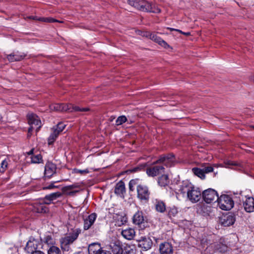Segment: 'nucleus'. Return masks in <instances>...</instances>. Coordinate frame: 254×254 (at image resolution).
<instances>
[{
	"label": "nucleus",
	"instance_id": "obj_33",
	"mask_svg": "<svg viewBox=\"0 0 254 254\" xmlns=\"http://www.w3.org/2000/svg\"><path fill=\"white\" fill-rule=\"evenodd\" d=\"M193 174L201 179H204L205 177V174L202 169L198 168H194L192 169Z\"/></svg>",
	"mask_w": 254,
	"mask_h": 254
},
{
	"label": "nucleus",
	"instance_id": "obj_2",
	"mask_svg": "<svg viewBox=\"0 0 254 254\" xmlns=\"http://www.w3.org/2000/svg\"><path fill=\"white\" fill-rule=\"evenodd\" d=\"M127 3L131 6L142 11L153 13L160 12V9L154 4L144 0H128Z\"/></svg>",
	"mask_w": 254,
	"mask_h": 254
},
{
	"label": "nucleus",
	"instance_id": "obj_48",
	"mask_svg": "<svg viewBox=\"0 0 254 254\" xmlns=\"http://www.w3.org/2000/svg\"><path fill=\"white\" fill-rule=\"evenodd\" d=\"M56 188V186L54 185V182L51 183L50 185H49L48 186L45 187L44 189H48V190H51L54 188Z\"/></svg>",
	"mask_w": 254,
	"mask_h": 254
},
{
	"label": "nucleus",
	"instance_id": "obj_47",
	"mask_svg": "<svg viewBox=\"0 0 254 254\" xmlns=\"http://www.w3.org/2000/svg\"><path fill=\"white\" fill-rule=\"evenodd\" d=\"M66 188H68V186H65V187H64V188H62V191L63 192V193L65 194H68V193L70 192V191H71V190L70 189H66Z\"/></svg>",
	"mask_w": 254,
	"mask_h": 254
},
{
	"label": "nucleus",
	"instance_id": "obj_32",
	"mask_svg": "<svg viewBox=\"0 0 254 254\" xmlns=\"http://www.w3.org/2000/svg\"><path fill=\"white\" fill-rule=\"evenodd\" d=\"M69 105L70 109H68L67 111L72 112H85L89 110L88 108H80L78 106H73L72 104H67Z\"/></svg>",
	"mask_w": 254,
	"mask_h": 254
},
{
	"label": "nucleus",
	"instance_id": "obj_51",
	"mask_svg": "<svg viewBox=\"0 0 254 254\" xmlns=\"http://www.w3.org/2000/svg\"><path fill=\"white\" fill-rule=\"evenodd\" d=\"M30 254H45V253L41 251H37Z\"/></svg>",
	"mask_w": 254,
	"mask_h": 254
},
{
	"label": "nucleus",
	"instance_id": "obj_49",
	"mask_svg": "<svg viewBox=\"0 0 254 254\" xmlns=\"http://www.w3.org/2000/svg\"><path fill=\"white\" fill-rule=\"evenodd\" d=\"M226 165L230 166H236L237 164L232 161H227L225 162Z\"/></svg>",
	"mask_w": 254,
	"mask_h": 254
},
{
	"label": "nucleus",
	"instance_id": "obj_12",
	"mask_svg": "<svg viewBox=\"0 0 254 254\" xmlns=\"http://www.w3.org/2000/svg\"><path fill=\"white\" fill-rule=\"evenodd\" d=\"M146 172L148 176L154 177L164 173L165 168L162 166H155L147 168Z\"/></svg>",
	"mask_w": 254,
	"mask_h": 254
},
{
	"label": "nucleus",
	"instance_id": "obj_18",
	"mask_svg": "<svg viewBox=\"0 0 254 254\" xmlns=\"http://www.w3.org/2000/svg\"><path fill=\"white\" fill-rule=\"evenodd\" d=\"M159 251L161 254H173V247L171 244L168 242L161 243Z\"/></svg>",
	"mask_w": 254,
	"mask_h": 254
},
{
	"label": "nucleus",
	"instance_id": "obj_3",
	"mask_svg": "<svg viewBox=\"0 0 254 254\" xmlns=\"http://www.w3.org/2000/svg\"><path fill=\"white\" fill-rule=\"evenodd\" d=\"M80 233V229H74L68 235L61 238L60 243L62 250L64 251H69L70 245L77 239Z\"/></svg>",
	"mask_w": 254,
	"mask_h": 254
},
{
	"label": "nucleus",
	"instance_id": "obj_6",
	"mask_svg": "<svg viewBox=\"0 0 254 254\" xmlns=\"http://www.w3.org/2000/svg\"><path fill=\"white\" fill-rule=\"evenodd\" d=\"M27 118L29 124L30 125V127L28 128V133L32 131L34 128V126L35 127L36 130L38 131L41 127V122L39 118L33 113L29 114L27 115Z\"/></svg>",
	"mask_w": 254,
	"mask_h": 254
},
{
	"label": "nucleus",
	"instance_id": "obj_38",
	"mask_svg": "<svg viewBox=\"0 0 254 254\" xmlns=\"http://www.w3.org/2000/svg\"><path fill=\"white\" fill-rule=\"evenodd\" d=\"M58 135V132H57V130H54L48 138V144L49 145L52 144L55 141Z\"/></svg>",
	"mask_w": 254,
	"mask_h": 254
},
{
	"label": "nucleus",
	"instance_id": "obj_5",
	"mask_svg": "<svg viewBox=\"0 0 254 254\" xmlns=\"http://www.w3.org/2000/svg\"><path fill=\"white\" fill-rule=\"evenodd\" d=\"M202 197L204 201L207 203L218 201L219 197L217 192L212 189L204 190L202 192Z\"/></svg>",
	"mask_w": 254,
	"mask_h": 254
},
{
	"label": "nucleus",
	"instance_id": "obj_35",
	"mask_svg": "<svg viewBox=\"0 0 254 254\" xmlns=\"http://www.w3.org/2000/svg\"><path fill=\"white\" fill-rule=\"evenodd\" d=\"M215 249L220 253H225L227 251L228 247L226 245L220 243L215 245Z\"/></svg>",
	"mask_w": 254,
	"mask_h": 254
},
{
	"label": "nucleus",
	"instance_id": "obj_20",
	"mask_svg": "<svg viewBox=\"0 0 254 254\" xmlns=\"http://www.w3.org/2000/svg\"><path fill=\"white\" fill-rule=\"evenodd\" d=\"M56 166L52 162H48L45 167V176L47 178H51L56 171Z\"/></svg>",
	"mask_w": 254,
	"mask_h": 254
},
{
	"label": "nucleus",
	"instance_id": "obj_26",
	"mask_svg": "<svg viewBox=\"0 0 254 254\" xmlns=\"http://www.w3.org/2000/svg\"><path fill=\"white\" fill-rule=\"evenodd\" d=\"M144 219L142 212L137 211L133 216V222L134 224L140 226L144 223Z\"/></svg>",
	"mask_w": 254,
	"mask_h": 254
},
{
	"label": "nucleus",
	"instance_id": "obj_41",
	"mask_svg": "<svg viewBox=\"0 0 254 254\" xmlns=\"http://www.w3.org/2000/svg\"><path fill=\"white\" fill-rule=\"evenodd\" d=\"M127 119L126 116H122L119 117L116 121V125L119 126L123 124V123H125L127 121Z\"/></svg>",
	"mask_w": 254,
	"mask_h": 254
},
{
	"label": "nucleus",
	"instance_id": "obj_10",
	"mask_svg": "<svg viewBox=\"0 0 254 254\" xmlns=\"http://www.w3.org/2000/svg\"><path fill=\"white\" fill-rule=\"evenodd\" d=\"M89 254H111L109 251L103 250L98 243H93L88 247Z\"/></svg>",
	"mask_w": 254,
	"mask_h": 254
},
{
	"label": "nucleus",
	"instance_id": "obj_28",
	"mask_svg": "<svg viewBox=\"0 0 254 254\" xmlns=\"http://www.w3.org/2000/svg\"><path fill=\"white\" fill-rule=\"evenodd\" d=\"M33 150H31L28 153V155H30L31 159V162L32 163H39L42 160V156L40 154H37L36 155H33Z\"/></svg>",
	"mask_w": 254,
	"mask_h": 254
},
{
	"label": "nucleus",
	"instance_id": "obj_34",
	"mask_svg": "<svg viewBox=\"0 0 254 254\" xmlns=\"http://www.w3.org/2000/svg\"><path fill=\"white\" fill-rule=\"evenodd\" d=\"M48 254H62V252L57 246H50L48 250Z\"/></svg>",
	"mask_w": 254,
	"mask_h": 254
},
{
	"label": "nucleus",
	"instance_id": "obj_50",
	"mask_svg": "<svg viewBox=\"0 0 254 254\" xmlns=\"http://www.w3.org/2000/svg\"><path fill=\"white\" fill-rule=\"evenodd\" d=\"M78 191L79 190H71V191H70L67 195L72 196L74 195L76 192Z\"/></svg>",
	"mask_w": 254,
	"mask_h": 254
},
{
	"label": "nucleus",
	"instance_id": "obj_15",
	"mask_svg": "<svg viewBox=\"0 0 254 254\" xmlns=\"http://www.w3.org/2000/svg\"><path fill=\"white\" fill-rule=\"evenodd\" d=\"M97 214L95 213H92L88 215L87 217L83 218V229L85 230H88L94 223L96 218Z\"/></svg>",
	"mask_w": 254,
	"mask_h": 254
},
{
	"label": "nucleus",
	"instance_id": "obj_23",
	"mask_svg": "<svg viewBox=\"0 0 254 254\" xmlns=\"http://www.w3.org/2000/svg\"><path fill=\"white\" fill-rule=\"evenodd\" d=\"M121 233L123 237L128 240H132L135 234L134 230L130 228L123 230Z\"/></svg>",
	"mask_w": 254,
	"mask_h": 254
},
{
	"label": "nucleus",
	"instance_id": "obj_16",
	"mask_svg": "<svg viewBox=\"0 0 254 254\" xmlns=\"http://www.w3.org/2000/svg\"><path fill=\"white\" fill-rule=\"evenodd\" d=\"M26 55L24 53L16 51L7 55L6 58L9 62H18L23 60Z\"/></svg>",
	"mask_w": 254,
	"mask_h": 254
},
{
	"label": "nucleus",
	"instance_id": "obj_45",
	"mask_svg": "<svg viewBox=\"0 0 254 254\" xmlns=\"http://www.w3.org/2000/svg\"><path fill=\"white\" fill-rule=\"evenodd\" d=\"M168 29H169L171 31H178L186 36H190V32H183L181 30H179V29H174V28H168Z\"/></svg>",
	"mask_w": 254,
	"mask_h": 254
},
{
	"label": "nucleus",
	"instance_id": "obj_36",
	"mask_svg": "<svg viewBox=\"0 0 254 254\" xmlns=\"http://www.w3.org/2000/svg\"><path fill=\"white\" fill-rule=\"evenodd\" d=\"M178 213V208L175 206L170 207L168 209V214L170 217L176 216Z\"/></svg>",
	"mask_w": 254,
	"mask_h": 254
},
{
	"label": "nucleus",
	"instance_id": "obj_29",
	"mask_svg": "<svg viewBox=\"0 0 254 254\" xmlns=\"http://www.w3.org/2000/svg\"><path fill=\"white\" fill-rule=\"evenodd\" d=\"M112 251L115 254H122L123 249L120 243H113L111 246Z\"/></svg>",
	"mask_w": 254,
	"mask_h": 254
},
{
	"label": "nucleus",
	"instance_id": "obj_40",
	"mask_svg": "<svg viewBox=\"0 0 254 254\" xmlns=\"http://www.w3.org/2000/svg\"><path fill=\"white\" fill-rule=\"evenodd\" d=\"M89 172V170L88 169H85L84 170L78 169L76 168H74L72 170V173L74 174H80L81 175H84L88 174Z\"/></svg>",
	"mask_w": 254,
	"mask_h": 254
},
{
	"label": "nucleus",
	"instance_id": "obj_14",
	"mask_svg": "<svg viewBox=\"0 0 254 254\" xmlns=\"http://www.w3.org/2000/svg\"><path fill=\"white\" fill-rule=\"evenodd\" d=\"M243 205L245 210L248 213L254 212V198L252 196H246L243 201Z\"/></svg>",
	"mask_w": 254,
	"mask_h": 254
},
{
	"label": "nucleus",
	"instance_id": "obj_19",
	"mask_svg": "<svg viewBox=\"0 0 254 254\" xmlns=\"http://www.w3.org/2000/svg\"><path fill=\"white\" fill-rule=\"evenodd\" d=\"M115 193L122 198H124L126 193V188L124 182L122 181L117 183L115 188Z\"/></svg>",
	"mask_w": 254,
	"mask_h": 254
},
{
	"label": "nucleus",
	"instance_id": "obj_4",
	"mask_svg": "<svg viewBox=\"0 0 254 254\" xmlns=\"http://www.w3.org/2000/svg\"><path fill=\"white\" fill-rule=\"evenodd\" d=\"M234 205V202L232 198L226 194L221 195L218 200V206L223 210H229Z\"/></svg>",
	"mask_w": 254,
	"mask_h": 254
},
{
	"label": "nucleus",
	"instance_id": "obj_17",
	"mask_svg": "<svg viewBox=\"0 0 254 254\" xmlns=\"http://www.w3.org/2000/svg\"><path fill=\"white\" fill-rule=\"evenodd\" d=\"M113 221L116 226L120 227L127 222V217L124 214L116 213L113 215Z\"/></svg>",
	"mask_w": 254,
	"mask_h": 254
},
{
	"label": "nucleus",
	"instance_id": "obj_7",
	"mask_svg": "<svg viewBox=\"0 0 254 254\" xmlns=\"http://www.w3.org/2000/svg\"><path fill=\"white\" fill-rule=\"evenodd\" d=\"M137 197L140 200L147 201L149 198L150 191L148 188L144 185L136 186Z\"/></svg>",
	"mask_w": 254,
	"mask_h": 254
},
{
	"label": "nucleus",
	"instance_id": "obj_37",
	"mask_svg": "<svg viewBox=\"0 0 254 254\" xmlns=\"http://www.w3.org/2000/svg\"><path fill=\"white\" fill-rule=\"evenodd\" d=\"M9 162V159L8 158H5L4 159L1 163L0 167V172L4 173L7 168L8 162Z\"/></svg>",
	"mask_w": 254,
	"mask_h": 254
},
{
	"label": "nucleus",
	"instance_id": "obj_46",
	"mask_svg": "<svg viewBox=\"0 0 254 254\" xmlns=\"http://www.w3.org/2000/svg\"><path fill=\"white\" fill-rule=\"evenodd\" d=\"M80 188V185L78 183H75L74 184H72L71 185L68 186V188H66V189H70L71 190L74 189H78Z\"/></svg>",
	"mask_w": 254,
	"mask_h": 254
},
{
	"label": "nucleus",
	"instance_id": "obj_31",
	"mask_svg": "<svg viewBox=\"0 0 254 254\" xmlns=\"http://www.w3.org/2000/svg\"><path fill=\"white\" fill-rule=\"evenodd\" d=\"M158 183L161 187L167 186L169 183L168 176L166 175H162L158 178Z\"/></svg>",
	"mask_w": 254,
	"mask_h": 254
},
{
	"label": "nucleus",
	"instance_id": "obj_44",
	"mask_svg": "<svg viewBox=\"0 0 254 254\" xmlns=\"http://www.w3.org/2000/svg\"><path fill=\"white\" fill-rule=\"evenodd\" d=\"M204 174L209 173L213 171V168L211 166H208L203 169Z\"/></svg>",
	"mask_w": 254,
	"mask_h": 254
},
{
	"label": "nucleus",
	"instance_id": "obj_27",
	"mask_svg": "<svg viewBox=\"0 0 254 254\" xmlns=\"http://www.w3.org/2000/svg\"><path fill=\"white\" fill-rule=\"evenodd\" d=\"M154 205L156 210L159 212L163 213L166 210V205L162 200L156 199L154 201Z\"/></svg>",
	"mask_w": 254,
	"mask_h": 254
},
{
	"label": "nucleus",
	"instance_id": "obj_53",
	"mask_svg": "<svg viewBox=\"0 0 254 254\" xmlns=\"http://www.w3.org/2000/svg\"><path fill=\"white\" fill-rule=\"evenodd\" d=\"M252 80H253V81H254V78Z\"/></svg>",
	"mask_w": 254,
	"mask_h": 254
},
{
	"label": "nucleus",
	"instance_id": "obj_52",
	"mask_svg": "<svg viewBox=\"0 0 254 254\" xmlns=\"http://www.w3.org/2000/svg\"><path fill=\"white\" fill-rule=\"evenodd\" d=\"M74 254H83L82 253H81V252H78V253H75Z\"/></svg>",
	"mask_w": 254,
	"mask_h": 254
},
{
	"label": "nucleus",
	"instance_id": "obj_39",
	"mask_svg": "<svg viewBox=\"0 0 254 254\" xmlns=\"http://www.w3.org/2000/svg\"><path fill=\"white\" fill-rule=\"evenodd\" d=\"M66 125L63 123H59L57 126L56 128L54 129V130H57L58 132V134L63 131Z\"/></svg>",
	"mask_w": 254,
	"mask_h": 254
},
{
	"label": "nucleus",
	"instance_id": "obj_25",
	"mask_svg": "<svg viewBox=\"0 0 254 254\" xmlns=\"http://www.w3.org/2000/svg\"><path fill=\"white\" fill-rule=\"evenodd\" d=\"M33 208L34 211L37 213H45L48 210L44 201L42 203H35L33 206Z\"/></svg>",
	"mask_w": 254,
	"mask_h": 254
},
{
	"label": "nucleus",
	"instance_id": "obj_43",
	"mask_svg": "<svg viewBox=\"0 0 254 254\" xmlns=\"http://www.w3.org/2000/svg\"><path fill=\"white\" fill-rule=\"evenodd\" d=\"M45 242L49 245V247L50 246H54L55 244L54 241L50 236H47L45 238Z\"/></svg>",
	"mask_w": 254,
	"mask_h": 254
},
{
	"label": "nucleus",
	"instance_id": "obj_1",
	"mask_svg": "<svg viewBox=\"0 0 254 254\" xmlns=\"http://www.w3.org/2000/svg\"><path fill=\"white\" fill-rule=\"evenodd\" d=\"M178 194L186 197L192 203L198 202L201 198V193L198 188H195L190 182L183 181L179 186Z\"/></svg>",
	"mask_w": 254,
	"mask_h": 254
},
{
	"label": "nucleus",
	"instance_id": "obj_24",
	"mask_svg": "<svg viewBox=\"0 0 254 254\" xmlns=\"http://www.w3.org/2000/svg\"><path fill=\"white\" fill-rule=\"evenodd\" d=\"M62 196V193L60 192H57L54 193H52L49 195H47L45 196L44 202L45 204H50L52 201L55 200L58 197H60Z\"/></svg>",
	"mask_w": 254,
	"mask_h": 254
},
{
	"label": "nucleus",
	"instance_id": "obj_30",
	"mask_svg": "<svg viewBox=\"0 0 254 254\" xmlns=\"http://www.w3.org/2000/svg\"><path fill=\"white\" fill-rule=\"evenodd\" d=\"M29 18L35 19V20H37L39 21H43V22H50V23L55 22H61V21L56 20L51 17L37 18L36 16H30V17H29Z\"/></svg>",
	"mask_w": 254,
	"mask_h": 254
},
{
	"label": "nucleus",
	"instance_id": "obj_8",
	"mask_svg": "<svg viewBox=\"0 0 254 254\" xmlns=\"http://www.w3.org/2000/svg\"><path fill=\"white\" fill-rule=\"evenodd\" d=\"M42 243L38 240L34 238H31L27 242L25 251L28 254H31L37 251V249L41 246Z\"/></svg>",
	"mask_w": 254,
	"mask_h": 254
},
{
	"label": "nucleus",
	"instance_id": "obj_21",
	"mask_svg": "<svg viewBox=\"0 0 254 254\" xmlns=\"http://www.w3.org/2000/svg\"><path fill=\"white\" fill-rule=\"evenodd\" d=\"M235 221V218L232 215H224L221 218V223L225 227L233 225Z\"/></svg>",
	"mask_w": 254,
	"mask_h": 254
},
{
	"label": "nucleus",
	"instance_id": "obj_13",
	"mask_svg": "<svg viewBox=\"0 0 254 254\" xmlns=\"http://www.w3.org/2000/svg\"><path fill=\"white\" fill-rule=\"evenodd\" d=\"M163 163L167 167H172L175 165V159L174 156L172 154L168 155L167 156H161L159 159L157 160L155 163Z\"/></svg>",
	"mask_w": 254,
	"mask_h": 254
},
{
	"label": "nucleus",
	"instance_id": "obj_42",
	"mask_svg": "<svg viewBox=\"0 0 254 254\" xmlns=\"http://www.w3.org/2000/svg\"><path fill=\"white\" fill-rule=\"evenodd\" d=\"M137 186V181L135 180H131L129 181L128 187L130 191H133L134 190V187Z\"/></svg>",
	"mask_w": 254,
	"mask_h": 254
},
{
	"label": "nucleus",
	"instance_id": "obj_22",
	"mask_svg": "<svg viewBox=\"0 0 254 254\" xmlns=\"http://www.w3.org/2000/svg\"><path fill=\"white\" fill-rule=\"evenodd\" d=\"M50 108L51 111L57 112L67 111L70 109L69 105L64 104H53L50 105Z\"/></svg>",
	"mask_w": 254,
	"mask_h": 254
},
{
	"label": "nucleus",
	"instance_id": "obj_9",
	"mask_svg": "<svg viewBox=\"0 0 254 254\" xmlns=\"http://www.w3.org/2000/svg\"><path fill=\"white\" fill-rule=\"evenodd\" d=\"M142 36L149 38L150 39L157 43L159 45L165 49H168L170 47V46L164 40L154 33H151L149 32H144L143 33Z\"/></svg>",
	"mask_w": 254,
	"mask_h": 254
},
{
	"label": "nucleus",
	"instance_id": "obj_11",
	"mask_svg": "<svg viewBox=\"0 0 254 254\" xmlns=\"http://www.w3.org/2000/svg\"><path fill=\"white\" fill-rule=\"evenodd\" d=\"M136 242L138 243L139 247L146 251L151 249L152 245V240L149 237L146 236H141L136 239Z\"/></svg>",
	"mask_w": 254,
	"mask_h": 254
}]
</instances>
